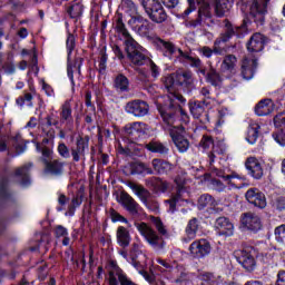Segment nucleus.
Returning <instances> with one entry per match:
<instances>
[{"label": "nucleus", "mask_w": 285, "mask_h": 285, "mask_svg": "<svg viewBox=\"0 0 285 285\" xmlns=\"http://www.w3.org/2000/svg\"><path fill=\"white\" fill-rule=\"evenodd\" d=\"M163 83L168 92L167 100L158 102L156 108L166 126H173L177 120L179 112H184L183 106H186V98L177 92L178 88H193V72L183 71L170 73L163 78Z\"/></svg>", "instance_id": "obj_1"}, {"label": "nucleus", "mask_w": 285, "mask_h": 285, "mask_svg": "<svg viewBox=\"0 0 285 285\" xmlns=\"http://www.w3.org/2000/svg\"><path fill=\"white\" fill-rule=\"evenodd\" d=\"M188 7L177 19L185 21L186 28H199L204 19H210V6H214L217 17H224L230 10V0H187Z\"/></svg>", "instance_id": "obj_2"}, {"label": "nucleus", "mask_w": 285, "mask_h": 285, "mask_svg": "<svg viewBox=\"0 0 285 285\" xmlns=\"http://www.w3.org/2000/svg\"><path fill=\"white\" fill-rule=\"evenodd\" d=\"M269 0H239L237 8L245 16L244 21L246 26L248 23H255L257 28L266 23V14L268 13Z\"/></svg>", "instance_id": "obj_3"}, {"label": "nucleus", "mask_w": 285, "mask_h": 285, "mask_svg": "<svg viewBox=\"0 0 285 285\" xmlns=\"http://www.w3.org/2000/svg\"><path fill=\"white\" fill-rule=\"evenodd\" d=\"M140 6H142L147 17L154 23H164L168 19V13L165 8L174 9L179 6V0H140Z\"/></svg>", "instance_id": "obj_4"}, {"label": "nucleus", "mask_w": 285, "mask_h": 285, "mask_svg": "<svg viewBox=\"0 0 285 285\" xmlns=\"http://www.w3.org/2000/svg\"><path fill=\"white\" fill-rule=\"evenodd\" d=\"M45 128L61 129L65 126L66 130H72L75 128V118L72 117V105L70 100H66L59 108V111L50 112L45 118Z\"/></svg>", "instance_id": "obj_5"}, {"label": "nucleus", "mask_w": 285, "mask_h": 285, "mask_svg": "<svg viewBox=\"0 0 285 285\" xmlns=\"http://www.w3.org/2000/svg\"><path fill=\"white\" fill-rule=\"evenodd\" d=\"M125 52L130 63L137 68L150 63V57L141 52V46H139V42L135 39L130 38L129 40H125Z\"/></svg>", "instance_id": "obj_6"}, {"label": "nucleus", "mask_w": 285, "mask_h": 285, "mask_svg": "<svg viewBox=\"0 0 285 285\" xmlns=\"http://www.w3.org/2000/svg\"><path fill=\"white\" fill-rule=\"evenodd\" d=\"M137 230L145 238L147 244L151 246L154 250L159 253V250H164L166 248V240L164 236L157 233V230L153 229V227L148 226L146 223H140L137 225Z\"/></svg>", "instance_id": "obj_7"}, {"label": "nucleus", "mask_w": 285, "mask_h": 285, "mask_svg": "<svg viewBox=\"0 0 285 285\" xmlns=\"http://www.w3.org/2000/svg\"><path fill=\"white\" fill-rule=\"evenodd\" d=\"M223 32L219 35V43H228L233 37L237 39H244L246 35H248V24H246V20H243L240 26H235L230 20H224Z\"/></svg>", "instance_id": "obj_8"}, {"label": "nucleus", "mask_w": 285, "mask_h": 285, "mask_svg": "<svg viewBox=\"0 0 285 285\" xmlns=\"http://www.w3.org/2000/svg\"><path fill=\"white\" fill-rule=\"evenodd\" d=\"M235 257L245 271H248L249 273L255 271V267L257 266V262L255 261V257H257V249H255V247L245 246L235 252Z\"/></svg>", "instance_id": "obj_9"}, {"label": "nucleus", "mask_w": 285, "mask_h": 285, "mask_svg": "<svg viewBox=\"0 0 285 285\" xmlns=\"http://www.w3.org/2000/svg\"><path fill=\"white\" fill-rule=\"evenodd\" d=\"M212 250L210 242L206 238L196 239L189 245V254L194 259H204Z\"/></svg>", "instance_id": "obj_10"}, {"label": "nucleus", "mask_w": 285, "mask_h": 285, "mask_svg": "<svg viewBox=\"0 0 285 285\" xmlns=\"http://www.w3.org/2000/svg\"><path fill=\"white\" fill-rule=\"evenodd\" d=\"M240 222L243 227H245L252 235H257L259 230L264 229V223H262V217H259L255 213H244L242 215Z\"/></svg>", "instance_id": "obj_11"}, {"label": "nucleus", "mask_w": 285, "mask_h": 285, "mask_svg": "<svg viewBox=\"0 0 285 285\" xmlns=\"http://www.w3.org/2000/svg\"><path fill=\"white\" fill-rule=\"evenodd\" d=\"M167 126L170 128L169 136L177 150L180 153H186L188 148H190V141H188L187 138L181 135V131L185 130L184 126L175 127L174 124Z\"/></svg>", "instance_id": "obj_12"}, {"label": "nucleus", "mask_w": 285, "mask_h": 285, "mask_svg": "<svg viewBox=\"0 0 285 285\" xmlns=\"http://www.w3.org/2000/svg\"><path fill=\"white\" fill-rule=\"evenodd\" d=\"M154 46L163 57H166L169 61H177V47L173 42L156 37L154 39Z\"/></svg>", "instance_id": "obj_13"}, {"label": "nucleus", "mask_w": 285, "mask_h": 285, "mask_svg": "<svg viewBox=\"0 0 285 285\" xmlns=\"http://www.w3.org/2000/svg\"><path fill=\"white\" fill-rule=\"evenodd\" d=\"M125 112L138 118L146 117L150 112V105L146 100L135 99L126 104Z\"/></svg>", "instance_id": "obj_14"}, {"label": "nucleus", "mask_w": 285, "mask_h": 285, "mask_svg": "<svg viewBox=\"0 0 285 285\" xmlns=\"http://www.w3.org/2000/svg\"><path fill=\"white\" fill-rule=\"evenodd\" d=\"M90 148V136H78L76 138V147L71 148L72 161H81V157L86 159V150Z\"/></svg>", "instance_id": "obj_15"}, {"label": "nucleus", "mask_w": 285, "mask_h": 285, "mask_svg": "<svg viewBox=\"0 0 285 285\" xmlns=\"http://www.w3.org/2000/svg\"><path fill=\"white\" fill-rule=\"evenodd\" d=\"M66 48H67V77L70 80L71 86H75L72 60H70V57H72V52H75V48H77V38H75V35L70 33V30H68Z\"/></svg>", "instance_id": "obj_16"}, {"label": "nucleus", "mask_w": 285, "mask_h": 285, "mask_svg": "<svg viewBox=\"0 0 285 285\" xmlns=\"http://www.w3.org/2000/svg\"><path fill=\"white\" fill-rule=\"evenodd\" d=\"M245 199L250 206H254V208H259L261 210H264L266 208V195L259 190L257 187H252L245 193Z\"/></svg>", "instance_id": "obj_17"}, {"label": "nucleus", "mask_w": 285, "mask_h": 285, "mask_svg": "<svg viewBox=\"0 0 285 285\" xmlns=\"http://www.w3.org/2000/svg\"><path fill=\"white\" fill-rule=\"evenodd\" d=\"M146 124L144 122H131L127 124L124 128L125 136L127 139L135 144L139 141V139H144L146 137Z\"/></svg>", "instance_id": "obj_18"}, {"label": "nucleus", "mask_w": 285, "mask_h": 285, "mask_svg": "<svg viewBox=\"0 0 285 285\" xmlns=\"http://www.w3.org/2000/svg\"><path fill=\"white\" fill-rule=\"evenodd\" d=\"M215 230L218 237H233L235 235V225L226 216L218 217L215 222Z\"/></svg>", "instance_id": "obj_19"}, {"label": "nucleus", "mask_w": 285, "mask_h": 285, "mask_svg": "<svg viewBox=\"0 0 285 285\" xmlns=\"http://www.w3.org/2000/svg\"><path fill=\"white\" fill-rule=\"evenodd\" d=\"M17 198L14 191L10 190V178L8 176L0 177V204H14Z\"/></svg>", "instance_id": "obj_20"}, {"label": "nucleus", "mask_w": 285, "mask_h": 285, "mask_svg": "<svg viewBox=\"0 0 285 285\" xmlns=\"http://www.w3.org/2000/svg\"><path fill=\"white\" fill-rule=\"evenodd\" d=\"M146 150L153 155H158L159 157H168L170 155V145L168 142H163L161 140L151 139L145 145Z\"/></svg>", "instance_id": "obj_21"}, {"label": "nucleus", "mask_w": 285, "mask_h": 285, "mask_svg": "<svg viewBox=\"0 0 285 285\" xmlns=\"http://www.w3.org/2000/svg\"><path fill=\"white\" fill-rule=\"evenodd\" d=\"M118 204L122 206L129 215H139V204L135 202V198H132L130 194L121 191Z\"/></svg>", "instance_id": "obj_22"}, {"label": "nucleus", "mask_w": 285, "mask_h": 285, "mask_svg": "<svg viewBox=\"0 0 285 285\" xmlns=\"http://www.w3.org/2000/svg\"><path fill=\"white\" fill-rule=\"evenodd\" d=\"M266 43H268V38L259 32H256L249 38L246 48L248 52H262Z\"/></svg>", "instance_id": "obj_23"}, {"label": "nucleus", "mask_w": 285, "mask_h": 285, "mask_svg": "<svg viewBox=\"0 0 285 285\" xmlns=\"http://www.w3.org/2000/svg\"><path fill=\"white\" fill-rule=\"evenodd\" d=\"M32 169V163L22 165L21 167L16 168L13 177H20L19 185L22 188H28L32 184L30 179V170Z\"/></svg>", "instance_id": "obj_24"}, {"label": "nucleus", "mask_w": 285, "mask_h": 285, "mask_svg": "<svg viewBox=\"0 0 285 285\" xmlns=\"http://www.w3.org/2000/svg\"><path fill=\"white\" fill-rule=\"evenodd\" d=\"M198 210H208L209 214L218 213L217 200L210 194H203L198 198L197 203Z\"/></svg>", "instance_id": "obj_25"}, {"label": "nucleus", "mask_w": 285, "mask_h": 285, "mask_svg": "<svg viewBox=\"0 0 285 285\" xmlns=\"http://www.w3.org/2000/svg\"><path fill=\"white\" fill-rule=\"evenodd\" d=\"M245 168L248 175L254 179H262V177H264V168H262V164L255 157H249L246 159Z\"/></svg>", "instance_id": "obj_26"}, {"label": "nucleus", "mask_w": 285, "mask_h": 285, "mask_svg": "<svg viewBox=\"0 0 285 285\" xmlns=\"http://www.w3.org/2000/svg\"><path fill=\"white\" fill-rule=\"evenodd\" d=\"M45 173L46 175H51V177H61L63 175V168L66 166V163L53 159V160H47L45 159Z\"/></svg>", "instance_id": "obj_27"}, {"label": "nucleus", "mask_w": 285, "mask_h": 285, "mask_svg": "<svg viewBox=\"0 0 285 285\" xmlns=\"http://www.w3.org/2000/svg\"><path fill=\"white\" fill-rule=\"evenodd\" d=\"M255 72H257V59L245 58L240 67V75L243 79L250 81V79L255 77Z\"/></svg>", "instance_id": "obj_28"}, {"label": "nucleus", "mask_w": 285, "mask_h": 285, "mask_svg": "<svg viewBox=\"0 0 285 285\" xmlns=\"http://www.w3.org/2000/svg\"><path fill=\"white\" fill-rule=\"evenodd\" d=\"M227 186H230V188H236L237 190H242V188H248L250 186L249 183H242L239 185L235 184L233 179H239L240 181H246L247 178L245 175H239L237 171H232L230 174H226L220 178Z\"/></svg>", "instance_id": "obj_29"}, {"label": "nucleus", "mask_w": 285, "mask_h": 285, "mask_svg": "<svg viewBox=\"0 0 285 285\" xmlns=\"http://www.w3.org/2000/svg\"><path fill=\"white\" fill-rule=\"evenodd\" d=\"M198 232H199V219L197 217H194L188 220L185 227V237H183V242L185 244L193 242V239L197 237Z\"/></svg>", "instance_id": "obj_30"}, {"label": "nucleus", "mask_w": 285, "mask_h": 285, "mask_svg": "<svg viewBox=\"0 0 285 285\" xmlns=\"http://www.w3.org/2000/svg\"><path fill=\"white\" fill-rule=\"evenodd\" d=\"M83 9L85 7L81 0H72L66 8V12L69 16V19H75L76 21H79V19L83 17Z\"/></svg>", "instance_id": "obj_31"}, {"label": "nucleus", "mask_w": 285, "mask_h": 285, "mask_svg": "<svg viewBox=\"0 0 285 285\" xmlns=\"http://www.w3.org/2000/svg\"><path fill=\"white\" fill-rule=\"evenodd\" d=\"M206 106H210V101L190 100L188 102V108H189L191 117H194V119H199V117H202L203 112H206Z\"/></svg>", "instance_id": "obj_32"}, {"label": "nucleus", "mask_w": 285, "mask_h": 285, "mask_svg": "<svg viewBox=\"0 0 285 285\" xmlns=\"http://www.w3.org/2000/svg\"><path fill=\"white\" fill-rule=\"evenodd\" d=\"M112 87L117 92H130V79L126 77L124 73H117L114 78Z\"/></svg>", "instance_id": "obj_33"}, {"label": "nucleus", "mask_w": 285, "mask_h": 285, "mask_svg": "<svg viewBox=\"0 0 285 285\" xmlns=\"http://www.w3.org/2000/svg\"><path fill=\"white\" fill-rule=\"evenodd\" d=\"M116 239L118 246L121 248H128L130 246V242H132V237L130 236V230L124 226H118L116 230Z\"/></svg>", "instance_id": "obj_34"}, {"label": "nucleus", "mask_w": 285, "mask_h": 285, "mask_svg": "<svg viewBox=\"0 0 285 285\" xmlns=\"http://www.w3.org/2000/svg\"><path fill=\"white\" fill-rule=\"evenodd\" d=\"M151 166L156 175H168L173 170V164L160 158H154Z\"/></svg>", "instance_id": "obj_35"}, {"label": "nucleus", "mask_w": 285, "mask_h": 285, "mask_svg": "<svg viewBox=\"0 0 285 285\" xmlns=\"http://www.w3.org/2000/svg\"><path fill=\"white\" fill-rule=\"evenodd\" d=\"M273 104L272 99H263L255 106V114L257 117H266L273 112V107L271 105Z\"/></svg>", "instance_id": "obj_36"}, {"label": "nucleus", "mask_w": 285, "mask_h": 285, "mask_svg": "<svg viewBox=\"0 0 285 285\" xmlns=\"http://www.w3.org/2000/svg\"><path fill=\"white\" fill-rule=\"evenodd\" d=\"M155 171L153 168L148 167V165L144 163H131L130 164V175H141V177H146V175H154Z\"/></svg>", "instance_id": "obj_37"}, {"label": "nucleus", "mask_w": 285, "mask_h": 285, "mask_svg": "<svg viewBox=\"0 0 285 285\" xmlns=\"http://www.w3.org/2000/svg\"><path fill=\"white\" fill-rule=\"evenodd\" d=\"M83 195H85V189L83 187H80L73 198L71 199V205L69 206V215L72 217L75 215V210L83 204Z\"/></svg>", "instance_id": "obj_38"}, {"label": "nucleus", "mask_w": 285, "mask_h": 285, "mask_svg": "<svg viewBox=\"0 0 285 285\" xmlns=\"http://www.w3.org/2000/svg\"><path fill=\"white\" fill-rule=\"evenodd\" d=\"M237 66V57L235 55H226L220 65L223 72H233Z\"/></svg>", "instance_id": "obj_39"}, {"label": "nucleus", "mask_w": 285, "mask_h": 285, "mask_svg": "<svg viewBox=\"0 0 285 285\" xmlns=\"http://www.w3.org/2000/svg\"><path fill=\"white\" fill-rule=\"evenodd\" d=\"M224 278L222 276H215V274L210 272H205L202 274L200 285H219L223 284Z\"/></svg>", "instance_id": "obj_40"}, {"label": "nucleus", "mask_w": 285, "mask_h": 285, "mask_svg": "<svg viewBox=\"0 0 285 285\" xmlns=\"http://www.w3.org/2000/svg\"><path fill=\"white\" fill-rule=\"evenodd\" d=\"M116 32L118 35H121L125 41H128L129 39H135L132 36H130V32H128L126 23H124V17L121 16H119L116 20Z\"/></svg>", "instance_id": "obj_41"}, {"label": "nucleus", "mask_w": 285, "mask_h": 285, "mask_svg": "<svg viewBox=\"0 0 285 285\" xmlns=\"http://www.w3.org/2000/svg\"><path fill=\"white\" fill-rule=\"evenodd\" d=\"M259 125H249L247 128L246 141L252 146L257 144V139H259Z\"/></svg>", "instance_id": "obj_42"}, {"label": "nucleus", "mask_w": 285, "mask_h": 285, "mask_svg": "<svg viewBox=\"0 0 285 285\" xmlns=\"http://www.w3.org/2000/svg\"><path fill=\"white\" fill-rule=\"evenodd\" d=\"M132 29L140 37H145L146 39H150V30H153V23L150 21H145L142 24H136Z\"/></svg>", "instance_id": "obj_43"}, {"label": "nucleus", "mask_w": 285, "mask_h": 285, "mask_svg": "<svg viewBox=\"0 0 285 285\" xmlns=\"http://www.w3.org/2000/svg\"><path fill=\"white\" fill-rule=\"evenodd\" d=\"M68 228L63 227L62 225H57L55 228V236L57 239L63 237L62 246H70V236H68Z\"/></svg>", "instance_id": "obj_44"}, {"label": "nucleus", "mask_w": 285, "mask_h": 285, "mask_svg": "<svg viewBox=\"0 0 285 285\" xmlns=\"http://www.w3.org/2000/svg\"><path fill=\"white\" fill-rule=\"evenodd\" d=\"M150 222L155 226L158 235L161 237H168V229L166 228V225H164L160 217L151 216Z\"/></svg>", "instance_id": "obj_45"}, {"label": "nucleus", "mask_w": 285, "mask_h": 285, "mask_svg": "<svg viewBox=\"0 0 285 285\" xmlns=\"http://www.w3.org/2000/svg\"><path fill=\"white\" fill-rule=\"evenodd\" d=\"M205 80L207 83H210V86H214V88H217V86H219V81H222V76H219L217 69L212 67L207 72Z\"/></svg>", "instance_id": "obj_46"}, {"label": "nucleus", "mask_w": 285, "mask_h": 285, "mask_svg": "<svg viewBox=\"0 0 285 285\" xmlns=\"http://www.w3.org/2000/svg\"><path fill=\"white\" fill-rule=\"evenodd\" d=\"M36 150L37 153H41V158L40 161L45 165V159L47 161H51L52 160V149H50L49 147L45 146L42 147L40 142H36Z\"/></svg>", "instance_id": "obj_47"}, {"label": "nucleus", "mask_w": 285, "mask_h": 285, "mask_svg": "<svg viewBox=\"0 0 285 285\" xmlns=\"http://www.w3.org/2000/svg\"><path fill=\"white\" fill-rule=\"evenodd\" d=\"M129 188H131L132 193H135V195H137V197H139L140 202H142L144 198H147L150 195V191H148V189H146V187H144L141 185H137L135 183H131L129 185Z\"/></svg>", "instance_id": "obj_48"}, {"label": "nucleus", "mask_w": 285, "mask_h": 285, "mask_svg": "<svg viewBox=\"0 0 285 285\" xmlns=\"http://www.w3.org/2000/svg\"><path fill=\"white\" fill-rule=\"evenodd\" d=\"M151 186L155 193H166V190H168V183L166 180H163L161 178H153Z\"/></svg>", "instance_id": "obj_49"}, {"label": "nucleus", "mask_w": 285, "mask_h": 285, "mask_svg": "<svg viewBox=\"0 0 285 285\" xmlns=\"http://www.w3.org/2000/svg\"><path fill=\"white\" fill-rule=\"evenodd\" d=\"M32 94L28 92L24 94L23 96H20L16 99V104L17 106H19L20 108H23V106H28V108H32Z\"/></svg>", "instance_id": "obj_50"}, {"label": "nucleus", "mask_w": 285, "mask_h": 285, "mask_svg": "<svg viewBox=\"0 0 285 285\" xmlns=\"http://www.w3.org/2000/svg\"><path fill=\"white\" fill-rule=\"evenodd\" d=\"M272 137L278 146L285 147V129L284 128H277L275 131H273Z\"/></svg>", "instance_id": "obj_51"}, {"label": "nucleus", "mask_w": 285, "mask_h": 285, "mask_svg": "<svg viewBox=\"0 0 285 285\" xmlns=\"http://www.w3.org/2000/svg\"><path fill=\"white\" fill-rule=\"evenodd\" d=\"M107 63H108V53H106V51L101 50L99 65H98L99 75H106V68H108Z\"/></svg>", "instance_id": "obj_52"}, {"label": "nucleus", "mask_w": 285, "mask_h": 285, "mask_svg": "<svg viewBox=\"0 0 285 285\" xmlns=\"http://www.w3.org/2000/svg\"><path fill=\"white\" fill-rule=\"evenodd\" d=\"M109 217H110L112 224H117V222H120L121 224H128V218L124 217L115 208L109 209Z\"/></svg>", "instance_id": "obj_53"}, {"label": "nucleus", "mask_w": 285, "mask_h": 285, "mask_svg": "<svg viewBox=\"0 0 285 285\" xmlns=\"http://www.w3.org/2000/svg\"><path fill=\"white\" fill-rule=\"evenodd\" d=\"M141 203L144 204V206H146V208H148V210H150L151 213H159V203L155 199H148V196L146 198H142Z\"/></svg>", "instance_id": "obj_54"}, {"label": "nucleus", "mask_w": 285, "mask_h": 285, "mask_svg": "<svg viewBox=\"0 0 285 285\" xmlns=\"http://www.w3.org/2000/svg\"><path fill=\"white\" fill-rule=\"evenodd\" d=\"M275 239L282 246H285V225H281L274 230Z\"/></svg>", "instance_id": "obj_55"}, {"label": "nucleus", "mask_w": 285, "mask_h": 285, "mask_svg": "<svg viewBox=\"0 0 285 285\" xmlns=\"http://www.w3.org/2000/svg\"><path fill=\"white\" fill-rule=\"evenodd\" d=\"M210 146H215V139H213L210 135H204L199 141V147L203 148V150H208Z\"/></svg>", "instance_id": "obj_56"}, {"label": "nucleus", "mask_w": 285, "mask_h": 285, "mask_svg": "<svg viewBox=\"0 0 285 285\" xmlns=\"http://www.w3.org/2000/svg\"><path fill=\"white\" fill-rule=\"evenodd\" d=\"M209 184L216 193H224L226 190V185L218 178H212Z\"/></svg>", "instance_id": "obj_57"}, {"label": "nucleus", "mask_w": 285, "mask_h": 285, "mask_svg": "<svg viewBox=\"0 0 285 285\" xmlns=\"http://www.w3.org/2000/svg\"><path fill=\"white\" fill-rule=\"evenodd\" d=\"M145 66L149 67L151 77L154 79H157L159 75H161V69L159 68V66H157V63H155V61H153V59L149 58V62H147Z\"/></svg>", "instance_id": "obj_58"}, {"label": "nucleus", "mask_w": 285, "mask_h": 285, "mask_svg": "<svg viewBox=\"0 0 285 285\" xmlns=\"http://www.w3.org/2000/svg\"><path fill=\"white\" fill-rule=\"evenodd\" d=\"M58 154L62 159H70L71 155L70 154V148H68L65 142H59L58 145Z\"/></svg>", "instance_id": "obj_59"}, {"label": "nucleus", "mask_w": 285, "mask_h": 285, "mask_svg": "<svg viewBox=\"0 0 285 285\" xmlns=\"http://www.w3.org/2000/svg\"><path fill=\"white\" fill-rule=\"evenodd\" d=\"M273 207L278 210V213H283L285 209V196H278L273 200Z\"/></svg>", "instance_id": "obj_60"}, {"label": "nucleus", "mask_w": 285, "mask_h": 285, "mask_svg": "<svg viewBox=\"0 0 285 285\" xmlns=\"http://www.w3.org/2000/svg\"><path fill=\"white\" fill-rule=\"evenodd\" d=\"M202 52H203V57L210 59V57H213V55H222V49L214 48V50H213V49H210V47H203Z\"/></svg>", "instance_id": "obj_61"}, {"label": "nucleus", "mask_w": 285, "mask_h": 285, "mask_svg": "<svg viewBox=\"0 0 285 285\" xmlns=\"http://www.w3.org/2000/svg\"><path fill=\"white\" fill-rule=\"evenodd\" d=\"M177 190H186V177L178 175L174 179Z\"/></svg>", "instance_id": "obj_62"}, {"label": "nucleus", "mask_w": 285, "mask_h": 285, "mask_svg": "<svg viewBox=\"0 0 285 285\" xmlns=\"http://www.w3.org/2000/svg\"><path fill=\"white\" fill-rule=\"evenodd\" d=\"M42 132L47 137V139H51V141H55V137H57V131L52 127H42Z\"/></svg>", "instance_id": "obj_63"}, {"label": "nucleus", "mask_w": 285, "mask_h": 285, "mask_svg": "<svg viewBox=\"0 0 285 285\" xmlns=\"http://www.w3.org/2000/svg\"><path fill=\"white\" fill-rule=\"evenodd\" d=\"M212 150H214L216 155H226V145L223 142L214 144Z\"/></svg>", "instance_id": "obj_64"}]
</instances>
